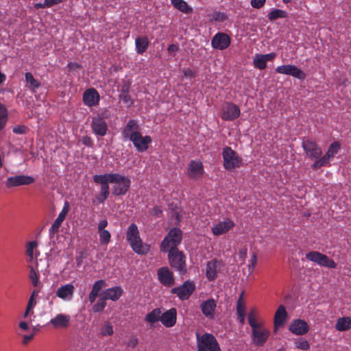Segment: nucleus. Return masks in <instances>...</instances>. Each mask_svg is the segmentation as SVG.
Wrapping results in <instances>:
<instances>
[{
    "label": "nucleus",
    "instance_id": "1",
    "mask_svg": "<svg viewBox=\"0 0 351 351\" xmlns=\"http://www.w3.org/2000/svg\"><path fill=\"white\" fill-rule=\"evenodd\" d=\"M139 130L137 121L130 119L122 131V135L125 139H130L138 152H145L148 149L149 144L152 142L149 136H143Z\"/></svg>",
    "mask_w": 351,
    "mask_h": 351
},
{
    "label": "nucleus",
    "instance_id": "2",
    "mask_svg": "<svg viewBox=\"0 0 351 351\" xmlns=\"http://www.w3.org/2000/svg\"><path fill=\"white\" fill-rule=\"evenodd\" d=\"M127 239L133 250L138 254H145L149 251V247L143 245L139 237V232L136 224L132 223L127 231Z\"/></svg>",
    "mask_w": 351,
    "mask_h": 351
},
{
    "label": "nucleus",
    "instance_id": "3",
    "mask_svg": "<svg viewBox=\"0 0 351 351\" xmlns=\"http://www.w3.org/2000/svg\"><path fill=\"white\" fill-rule=\"evenodd\" d=\"M182 232L178 228L170 230L160 244V250L167 252L173 249H178L177 246L181 243Z\"/></svg>",
    "mask_w": 351,
    "mask_h": 351
},
{
    "label": "nucleus",
    "instance_id": "4",
    "mask_svg": "<svg viewBox=\"0 0 351 351\" xmlns=\"http://www.w3.org/2000/svg\"><path fill=\"white\" fill-rule=\"evenodd\" d=\"M222 156L223 167L229 171H234L242 165V158L230 147L226 146L223 149Z\"/></svg>",
    "mask_w": 351,
    "mask_h": 351
},
{
    "label": "nucleus",
    "instance_id": "5",
    "mask_svg": "<svg viewBox=\"0 0 351 351\" xmlns=\"http://www.w3.org/2000/svg\"><path fill=\"white\" fill-rule=\"evenodd\" d=\"M168 254V260L170 266L178 271L180 275L187 273L186 256L179 249L170 250Z\"/></svg>",
    "mask_w": 351,
    "mask_h": 351
},
{
    "label": "nucleus",
    "instance_id": "6",
    "mask_svg": "<svg viewBox=\"0 0 351 351\" xmlns=\"http://www.w3.org/2000/svg\"><path fill=\"white\" fill-rule=\"evenodd\" d=\"M197 351H221L215 337L210 333L196 335Z\"/></svg>",
    "mask_w": 351,
    "mask_h": 351
},
{
    "label": "nucleus",
    "instance_id": "7",
    "mask_svg": "<svg viewBox=\"0 0 351 351\" xmlns=\"http://www.w3.org/2000/svg\"><path fill=\"white\" fill-rule=\"evenodd\" d=\"M110 183L114 184L112 193L122 195L127 193L130 186V180L119 173H110Z\"/></svg>",
    "mask_w": 351,
    "mask_h": 351
},
{
    "label": "nucleus",
    "instance_id": "8",
    "mask_svg": "<svg viewBox=\"0 0 351 351\" xmlns=\"http://www.w3.org/2000/svg\"><path fill=\"white\" fill-rule=\"evenodd\" d=\"M110 173L104 175H95L93 176V181L101 186L100 193L96 196L97 201L99 203H103L108 197L110 194L109 185L110 183Z\"/></svg>",
    "mask_w": 351,
    "mask_h": 351
},
{
    "label": "nucleus",
    "instance_id": "9",
    "mask_svg": "<svg viewBox=\"0 0 351 351\" xmlns=\"http://www.w3.org/2000/svg\"><path fill=\"white\" fill-rule=\"evenodd\" d=\"M306 258L320 266L335 269L337 267V263L326 254H322L319 252L312 251L306 254Z\"/></svg>",
    "mask_w": 351,
    "mask_h": 351
},
{
    "label": "nucleus",
    "instance_id": "10",
    "mask_svg": "<svg viewBox=\"0 0 351 351\" xmlns=\"http://www.w3.org/2000/svg\"><path fill=\"white\" fill-rule=\"evenodd\" d=\"M195 290V285L193 281L186 280L182 285L174 287L171 293L176 294L181 300H188Z\"/></svg>",
    "mask_w": 351,
    "mask_h": 351
},
{
    "label": "nucleus",
    "instance_id": "11",
    "mask_svg": "<svg viewBox=\"0 0 351 351\" xmlns=\"http://www.w3.org/2000/svg\"><path fill=\"white\" fill-rule=\"evenodd\" d=\"M35 182V179L29 176L16 175L8 177L5 182V185L8 189L17 187L22 185H29Z\"/></svg>",
    "mask_w": 351,
    "mask_h": 351
},
{
    "label": "nucleus",
    "instance_id": "12",
    "mask_svg": "<svg viewBox=\"0 0 351 351\" xmlns=\"http://www.w3.org/2000/svg\"><path fill=\"white\" fill-rule=\"evenodd\" d=\"M302 145L307 156L311 159H317L321 157L322 154V149L315 141L304 138Z\"/></svg>",
    "mask_w": 351,
    "mask_h": 351
},
{
    "label": "nucleus",
    "instance_id": "13",
    "mask_svg": "<svg viewBox=\"0 0 351 351\" xmlns=\"http://www.w3.org/2000/svg\"><path fill=\"white\" fill-rule=\"evenodd\" d=\"M270 332L268 329L263 328L262 325L252 330V340L257 346H263L267 341Z\"/></svg>",
    "mask_w": 351,
    "mask_h": 351
},
{
    "label": "nucleus",
    "instance_id": "14",
    "mask_svg": "<svg viewBox=\"0 0 351 351\" xmlns=\"http://www.w3.org/2000/svg\"><path fill=\"white\" fill-rule=\"evenodd\" d=\"M276 71L280 74L291 75L299 80H304L306 77L304 72L295 65H281L276 69Z\"/></svg>",
    "mask_w": 351,
    "mask_h": 351
},
{
    "label": "nucleus",
    "instance_id": "15",
    "mask_svg": "<svg viewBox=\"0 0 351 351\" xmlns=\"http://www.w3.org/2000/svg\"><path fill=\"white\" fill-rule=\"evenodd\" d=\"M221 111V119L224 121H233L240 115L239 108L232 103L225 104Z\"/></svg>",
    "mask_w": 351,
    "mask_h": 351
},
{
    "label": "nucleus",
    "instance_id": "16",
    "mask_svg": "<svg viewBox=\"0 0 351 351\" xmlns=\"http://www.w3.org/2000/svg\"><path fill=\"white\" fill-rule=\"evenodd\" d=\"M230 37L228 34L219 32L213 37L211 45L214 49L223 50L230 46Z\"/></svg>",
    "mask_w": 351,
    "mask_h": 351
},
{
    "label": "nucleus",
    "instance_id": "17",
    "mask_svg": "<svg viewBox=\"0 0 351 351\" xmlns=\"http://www.w3.org/2000/svg\"><path fill=\"white\" fill-rule=\"evenodd\" d=\"M90 125L95 134L101 136H104L106 134L108 125L103 117L100 116L93 117Z\"/></svg>",
    "mask_w": 351,
    "mask_h": 351
},
{
    "label": "nucleus",
    "instance_id": "18",
    "mask_svg": "<svg viewBox=\"0 0 351 351\" xmlns=\"http://www.w3.org/2000/svg\"><path fill=\"white\" fill-rule=\"evenodd\" d=\"M289 329L294 335H303L308 332L309 326L304 320L296 319L290 324Z\"/></svg>",
    "mask_w": 351,
    "mask_h": 351
},
{
    "label": "nucleus",
    "instance_id": "19",
    "mask_svg": "<svg viewBox=\"0 0 351 351\" xmlns=\"http://www.w3.org/2000/svg\"><path fill=\"white\" fill-rule=\"evenodd\" d=\"M159 281L166 287H171L175 284L173 273L167 267H162L158 270Z\"/></svg>",
    "mask_w": 351,
    "mask_h": 351
},
{
    "label": "nucleus",
    "instance_id": "20",
    "mask_svg": "<svg viewBox=\"0 0 351 351\" xmlns=\"http://www.w3.org/2000/svg\"><path fill=\"white\" fill-rule=\"evenodd\" d=\"M69 209L70 206L69 202H65L62 211L59 214L58 218L54 221L50 228V234H53L54 233L58 232L59 231L60 226L65 219L66 216L69 211Z\"/></svg>",
    "mask_w": 351,
    "mask_h": 351
},
{
    "label": "nucleus",
    "instance_id": "21",
    "mask_svg": "<svg viewBox=\"0 0 351 351\" xmlns=\"http://www.w3.org/2000/svg\"><path fill=\"white\" fill-rule=\"evenodd\" d=\"M177 311L175 308H171L166 312L161 313L160 321L166 327H172L176 323Z\"/></svg>",
    "mask_w": 351,
    "mask_h": 351
},
{
    "label": "nucleus",
    "instance_id": "22",
    "mask_svg": "<svg viewBox=\"0 0 351 351\" xmlns=\"http://www.w3.org/2000/svg\"><path fill=\"white\" fill-rule=\"evenodd\" d=\"M234 226V222L228 219L224 221H220L212 228L213 234L219 236L228 232Z\"/></svg>",
    "mask_w": 351,
    "mask_h": 351
},
{
    "label": "nucleus",
    "instance_id": "23",
    "mask_svg": "<svg viewBox=\"0 0 351 351\" xmlns=\"http://www.w3.org/2000/svg\"><path fill=\"white\" fill-rule=\"evenodd\" d=\"M71 317L69 315L58 314L52 318L49 323L56 328H66L70 324Z\"/></svg>",
    "mask_w": 351,
    "mask_h": 351
},
{
    "label": "nucleus",
    "instance_id": "24",
    "mask_svg": "<svg viewBox=\"0 0 351 351\" xmlns=\"http://www.w3.org/2000/svg\"><path fill=\"white\" fill-rule=\"evenodd\" d=\"M75 287L72 284H66L59 287L56 292V296L64 300H69L74 293Z\"/></svg>",
    "mask_w": 351,
    "mask_h": 351
},
{
    "label": "nucleus",
    "instance_id": "25",
    "mask_svg": "<svg viewBox=\"0 0 351 351\" xmlns=\"http://www.w3.org/2000/svg\"><path fill=\"white\" fill-rule=\"evenodd\" d=\"M216 302L213 299H209L206 301L203 302L200 308L202 313L208 318L213 319L214 318V311L216 308Z\"/></svg>",
    "mask_w": 351,
    "mask_h": 351
},
{
    "label": "nucleus",
    "instance_id": "26",
    "mask_svg": "<svg viewBox=\"0 0 351 351\" xmlns=\"http://www.w3.org/2000/svg\"><path fill=\"white\" fill-rule=\"evenodd\" d=\"M203 171V165L201 162L192 160L190 162L188 175L191 178L195 179L202 176Z\"/></svg>",
    "mask_w": 351,
    "mask_h": 351
},
{
    "label": "nucleus",
    "instance_id": "27",
    "mask_svg": "<svg viewBox=\"0 0 351 351\" xmlns=\"http://www.w3.org/2000/svg\"><path fill=\"white\" fill-rule=\"evenodd\" d=\"M123 294V289L121 287L117 286L112 288L106 289L102 292L101 295L106 300H111L112 301L118 300Z\"/></svg>",
    "mask_w": 351,
    "mask_h": 351
},
{
    "label": "nucleus",
    "instance_id": "28",
    "mask_svg": "<svg viewBox=\"0 0 351 351\" xmlns=\"http://www.w3.org/2000/svg\"><path fill=\"white\" fill-rule=\"evenodd\" d=\"M99 97L98 93L94 88L86 90L83 95L84 102L89 106L97 104L99 101Z\"/></svg>",
    "mask_w": 351,
    "mask_h": 351
},
{
    "label": "nucleus",
    "instance_id": "29",
    "mask_svg": "<svg viewBox=\"0 0 351 351\" xmlns=\"http://www.w3.org/2000/svg\"><path fill=\"white\" fill-rule=\"evenodd\" d=\"M287 317V312L283 305L279 306L274 315L275 328L282 326Z\"/></svg>",
    "mask_w": 351,
    "mask_h": 351
},
{
    "label": "nucleus",
    "instance_id": "30",
    "mask_svg": "<svg viewBox=\"0 0 351 351\" xmlns=\"http://www.w3.org/2000/svg\"><path fill=\"white\" fill-rule=\"evenodd\" d=\"M219 265V262L217 260H212L207 263L206 275L209 280H213L216 278Z\"/></svg>",
    "mask_w": 351,
    "mask_h": 351
},
{
    "label": "nucleus",
    "instance_id": "31",
    "mask_svg": "<svg viewBox=\"0 0 351 351\" xmlns=\"http://www.w3.org/2000/svg\"><path fill=\"white\" fill-rule=\"evenodd\" d=\"M335 327L338 331H346L351 329V317H343L339 318Z\"/></svg>",
    "mask_w": 351,
    "mask_h": 351
},
{
    "label": "nucleus",
    "instance_id": "32",
    "mask_svg": "<svg viewBox=\"0 0 351 351\" xmlns=\"http://www.w3.org/2000/svg\"><path fill=\"white\" fill-rule=\"evenodd\" d=\"M130 88V84L129 83H124L121 88V94L119 95L120 99H121L128 106H130L133 104V101L129 95Z\"/></svg>",
    "mask_w": 351,
    "mask_h": 351
},
{
    "label": "nucleus",
    "instance_id": "33",
    "mask_svg": "<svg viewBox=\"0 0 351 351\" xmlns=\"http://www.w3.org/2000/svg\"><path fill=\"white\" fill-rule=\"evenodd\" d=\"M135 44L137 52L142 54L147 50L149 46V40L147 36H138L136 38Z\"/></svg>",
    "mask_w": 351,
    "mask_h": 351
},
{
    "label": "nucleus",
    "instance_id": "34",
    "mask_svg": "<svg viewBox=\"0 0 351 351\" xmlns=\"http://www.w3.org/2000/svg\"><path fill=\"white\" fill-rule=\"evenodd\" d=\"M172 5L180 12L189 14L193 12V9L184 0H171Z\"/></svg>",
    "mask_w": 351,
    "mask_h": 351
},
{
    "label": "nucleus",
    "instance_id": "35",
    "mask_svg": "<svg viewBox=\"0 0 351 351\" xmlns=\"http://www.w3.org/2000/svg\"><path fill=\"white\" fill-rule=\"evenodd\" d=\"M161 311L160 308H155L145 317V321L150 324H154L156 322L160 320Z\"/></svg>",
    "mask_w": 351,
    "mask_h": 351
},
{
    "label": "nucleus",
    "instance_id": "36",
    "mask_svg": "<svg viewBox=\"0 0 351 351\" xmlns=\"http://www.w3.org/2000/svg\"><path fill=\"white\" fill-rule=\"evenodd\" d=\"M330 158L325 154L322 157L316 159L315 162L311 165V168L314 170L325 167L329 164Z\"/></svg>",
    "mask_w": 351,
    "mask_h": 351
},
{
    "label": "nucleus",
    "instance_id": "37",
    "mask_svg": "<svg viewBox=\"0 0 351 351\" xmlns=\"http://www.w3.org/2000/svg\"><path fill=\"white\" fill-rule=\"evenodd\" d=\"M330 158L325 154L322 157L316 159L315 162L311 165V168L314 170L325 167L329 164Z\"/></svg>",
    "mask_w": 351,
    "mask_h": 351
},
{
    "label": "nucleus",
    "instance_id": "38",
    "mask_svg": "<svg viewBox=\"0 0 351 351\" xmlns=\"http://www.w3.org/2000/svg\"><path fill=\"white\" fill-rule=\"evenodd\" d=\"M29 278L32 282V284L34 287H37L38 284V274H37L36 270H38V263H36V269L32 266H29Z\"/></svg>",
    "mask_w": 351,
    "mask_h": 351
},
{
    "label": "nucleus",
    "instance_id": "39",
    "mask_svg": "<svg viewBox=\"0 0 351 351\" xmlns=\"http://www.w3.org/2000/svg\"><path fill=\"white\" fill-rule=\"evenodd\" d=\"M254 65L256 68L263 70L266 68L267 63L262 54L255 55L253 60Z\"/></svg>",
    "mask_w": 351,
    "mask_h": 351
},
{
    "label": "nucleus",
    "instance_id": "40",
    "mask_svg": "<svg viewBox=\"0 0 351 351\" xmlns=\"http://www.w3.org/2000/svg\"><path fill=\"white\" fill-rule=\"evenodd\" d=\"M287 16V12L280 9H276L271 10L268 14V19L269 21H273L279 18H285Z\"/></svg>",
    "mask_w": 351,
    "mask_h": 351
},
{
    "label": "nucleus",
    "instance_id": "41",
    "mask_svg": "<svg viewBox=\"0 0 351 351\" xmlns=\"http://www.w3.org/2000/svg\"><path fill=\"white\" fill-rule=\"evenodd\" d=\"M25 80L29 84V88L32 90L38 88L40 85V83L34 77L33 75L29 72L25 73Z\"/></svg>",
    "mask_w": 351,
    "mask_h": 351
},
{
    "label": "nucleus",
    "instance_id": "42",
    "mask_svg": "<svg viewBox=\"0 0 351 351\" xmlns=\"http://www.w3.org/2000/svg\"><path fill=\"white\" fill-rule=\"evenodd\" d=\"M340 143L337 141H335L330 144L327 152L325 154L327 156V157L331 159L338 152V151L340 149Z\"/></svg>",
    "mask_w": 351,
    "mask_h": 351
},
{
    "label": "nucleus",
    "instance_id": "43",
    "mask_svg": "<svg viewBox=\"0 0 351 351\" xmlns=\"http://www.w3.org/2000/svg\"><path fill=\"white\" fill-rule=\"evenodd\" d=\"M98 234L99 235V241L101 244L107 245L110 243L111 234L108 230H99Z\"/></svg>",
    "mask_w": 351,
    "mask_h": 351
},
{
    "label": "nucleus",
    "instance_id": "44",
    "mask_svg": "<svg viewBox=\"0 0 351 351\" xmlns=\"http://www.w3.org/2000/svg\"><path fill=\"white\" fill-rule=\"evenodd\" d=\"M106 300L101 295H100V298L98 300L97 302L93 306V311L94 313H99L103 311L106 306Z\"/></svg>",
    "mask_w": 351,
    "mask_h": 351
},
{
    "label": "nucleus",
    "instance_id": "45",
    "mask_svg": "<svg viewBox=\"0 0 351 351\" xmlns=\"http://www.w3.org/2000/svg\"><path fill=\"white\" fill-rule=\"evenodd\" d=\"M7 109L4 105L0 103V131L4 128L7 122Z\"/></svg>",
    "mask_w": 351,
    "mask_h": 351
},
{
    "label": "nucleus",
    "instance_id": "46",
    "mask_svg": "<svg viewBox=\"0 0 351 351\" xmlns=\"http://www.w3.org/2000/svg\"><path fill=\"white\" fill-rule=\"evenodd\" d=\"M256 310L252 308L250 310L248 314V322L252 327V330L261 326V324H258L256 321Z\"/></svg>",
    "mask_w": 351,
    "mask_h": 351
},
{
    "label": "nucleus",
    "instance_id": "47",
    "mask_svg": "<svg viewBox=\"0 0 351 351\" xmlns=\"http://www.w3.org/2000/svg\"><path fill=\"white\" fill-rule=\"evenodd\" d=\"M38 246V243L35 241H30L27 245L26 254L29 256V261H32L34 258V250Z\"/></svg>",
    "mask_w": 351,
    "mask_h": 351
},
{
    "label": "nucleus",
    "instance_id": "48",
    "mask_svg": "<svg viewBox=\"0 0 351 351\" xmlns=\"http://www.w3.org/2000/svg\"><path fill=\"white\" fill-rule=\"evenodd\" d=\"M101 334L103 336L112 335L113 334V328L111 324L106 322L101 329Z\"/></svg>",
    "mask_w": 351,
    "mask_h": 351
},
{
    "label": "nucleus",
    "instance_id": "49",
    "mask_svg": "<svg viewBox=\"0 0 351 351\" xmlns=\"http://www.w3.org/2000/svg\"><path fill=\"white\" fill-rule=\"evenodd\" d=\"M105 286H106L105 280H97L94 283L91 291L100 295L101 294H99V292Z\"/></svg>",
    "mask_w": 351,
    "mask_h": 351
},
{
    "label": "nucleus",
    "instance_id": "50",
    "mask_svg": "<svg viewBox=\"0 0 351 351\" xmlns=\"http://www.w3.org/2000/svg\"><path fill=\"white\" fill-rule=\"evenodd\" d=\"M295 343L297 348L302 350H307L310 348L308 342L302 338H300L298 341H296Z\"/></svg>",
    "mask_w": 351,
    "mask_h": 351
},
{
    "label": "nucleus",
    "instance_id": "51",
    "mask_svg": "<svg viewBox=\"0 0 351 351\" xmlns=\"http://www.w3.org/2000/svg\"><path fill=\"white\" fill-rule=\"evenodd\" d=\"M237 313L241 314V313H245V302L243 300V293L240 295L237 304Z\"/></svg>",
    "mask_w": 351,
    "mask_h": 351
},
{
    "label": "nucleus",
    "instance_id": "52",
    "mask_svg": "<svg viewBox=\"0 0 351 351\" xmlns=\"http://www.w3.org/2000/svg\"><path fill=\"white\" fill-rule=\"evenodd\" d=\"M226 19L227 16L224 13L215 12L212 14L211 20L215 21H223Z\"/></svg>",
    "mask_w": 351,
    "mask_h": 351
},
{
    "label": "nucleus",
    "instance_id": "53",
    "mask_svg": "<svg viewBox=\"0 0 351 351\" xmlns=\"http://www.w3.org/2000/svg\"><path fill=\"white\" fill-rule=\"evenodd\" d=\"M27 128L25 125H18L13 128V132L16 134H25L27 131Z\"/></svg>",
    "mask_w": 351,
    "mask_h": 351
},
{
    "label": "nucleus",
    "instance_id": "54",
    "mask_svg": "<svg viewBox=\"0 0 351 351\" xmlns=\"http://www.w3.org/2000/svg\"><path fill=\"white\" fill-rule=\"evenodd\" d=\"M81 142L86 146L92 147L93 146V142L90 137L88 136H83L81 139Z\"/></svg>",
    "mask_w": 351,
    "mask_h": 351
},
{
    "label": "nucleus",
    "instance_id": "55",
    "mask_svg": "<svg viewBox=\"0 0 351 351\" xmlns=\"http://www.w3.org/2000/svg\"><path fill=\"white\" fill-rule=\"evenodd\" d=\"M265 0H251V5L253 8L259 9L265 4Z\"/></svg>",
    "mask_w": 351,
    "mask_h": 351
},
{
    "label": "nucleus",
    "instance_id": "56",
    "mask_svg": "<svg viewBox=\"0 0 351 351\" xmlns=\"http://www.w3.org/2000/svg\"><path fill=\"white\" fill-rule=\"evenodd\" d=\"M250 261H251V263L249 265V269L252 271L254 269L255 265H256V262H257V256H256V254L255 253H254L252 254Z\"/></svg>",
    "mask_w": 351,
    "mask_h": 351
},
{
    "label": "nucleus",
    "instance_id": "57",
    "mask_svg": "<svg viewBox=\"0 0 351 351\" xmlns=\"http://www.w3.org/2000/svg\"><path fill=\"white\" fill-rule=\"evenodd\" d=\"M127 344L129 347L134 348L138 344V339L136 337L132 336L130 337Z\"/></svg>",
    "mask_w": 351,
    "mask_h": 351
},
{
    "label": "nucleus",
    "instance_id": "58",
    "mask_svg": "<svg viewBox=\"0 0 351 351\" xmlns=\"http://www.w3.org/2000/svg\"><path fill=\"white\" fill-rule=\"evenodd\" d=\"M246 256H247V248L243 247V248L240 249L239 251V256L243 262H244Z\"/></svg>",
    "mask_w": 351,
    "mask_h": 351
},
{
    "label": "nucleus",
    "instance_id": "59",
    "mask_svg": "<svg viewBox=\"0 0 351 351\" xmlns=\"http://www.w3.org/2000/svg\"><path fill=\"white\" fill-rule=\"evenodd\" d=\"M63 0H45V5L47 8L62 2Z\"/></svg>",
    "mask_w": 351,
    "mask_h": 351
},
{
    "label": "nucleus",
    "instance_id": "60",
    "mask_svg": "<svg viewBox=\"0 0 351 351\" xmlns=\"http://www.w3.org/2000/svg\"><path fill=\"white\" fill-rule=\"evenodd\" d=\"M169 208L172 210V217L173 218H175L177 221H180V215L179 213L175 210L174 208L173 207V204H170L169 205Z\"/></svg>",
    "mask_w": 351,
    "mask_h": 351
},
{
    "label": "nucleus",
    "instance_id": "61",
    "mask_svg": "<svg viewBox=\"0 0 351 351\" xmlns=\"http://www.w3.org/2000/svg\"><path fill=\"white\" fill-rule=\"evenodd\" d=\"M108 226V221L104 219L99 221L98 224V231L104 230L105 228Z\"/></svg>",
    "mask_w": 351,
    "mask_h": 351
},
{
    "label": "nucleus",
    "instance_id": "62",
    "mask_svg": "<svg viewBox=\"0 0 351 351\" xmlns=\"http://www.w3.org/2000/svg\"><path fill=\"white\" fill-rule=\"evenodd\" d=\"M276 56V53H270L268 54L263 55V58L267 62V61L272 60Z\"/></svg>",
    "mask_w": 351,
    "mask_h": 351
},
{
    "label": "nucleus",
    "instance_id": "63",
    "mask_svg": "<svg viewBox=\"0 0 351 351\" xmlns=\"http://www.w3.org/2000/svg\"><path fill=\"white\" fill-rule=\"evenodd\" d=\"M167 50L169 53L176 52L179 50V47L177 45L172 44L168 47Z\"/></svg>",
    "mask_w": 351,
    "mask_h": 351
},
{
    "label": "nucleus",
    "instance_id": "64",
    "mask_svg": "<svg viewBox=\"0 0 351 351\" xmlns=\"http://www.w3.org/2000/svg\"><path fill=\"white\" fill-rule=\"evenodd\" d=\"M34 337V334H32L30 335H24L23 339V343L26 345L28 343L29 341H31Z\"/></svg>",
    "mask_w": 351,
    "mask_h": 351
}]
</instances>
